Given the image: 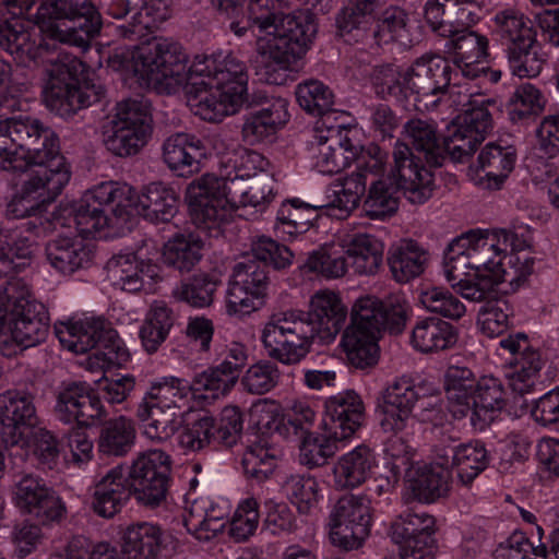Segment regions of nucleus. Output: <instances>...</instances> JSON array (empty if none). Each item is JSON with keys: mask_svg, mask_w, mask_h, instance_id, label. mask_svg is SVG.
<instances>
[{"mask_svg": "<svg viewBox=\"0 0 559 559\" xmlns=\"http://www.w3.org/2000/svg\"><path fill=\"white\" fill-rule=\"evenodd\" d=\"M41 35L28 31L22 20L0 24V46L25 63L33 61L45 67L48 82L44 90L47 107L61 117L98 102L105 94L100 84L80 82L83 63L74 56L58 51L55 43L86 48L100 29V16L90 0H49L36 13Z\"/></svg>", "mask_w": 559, "mask_h": 559, "instance_id": "obj_1", "label": "nucleus"}, {"mask_svg": "<svg viewBox=\"0 0 559 559\" xmlns=\"http://www.w3.org/2000/svg\"><path fill=\"white\" fill-rule=\"evenodd\" d=\"M126 68L147 87L173 94L187 88L192 112L210 122L237 114L246 102V64L231 53L195 56L187 67L182 47L168 38H153L138 47Z\"/></svg>", "mask_w": 559, "mask_h": 559, "instance_id": "obj_2", "label": "nucleus"}, {"mask_svg": "<svg viewBox=\"0 0 559 559\" xmlns=\"http://www.w3.org/2000/svg\"><path fill=\"white\" fill-rule=\"evenodd\" d=\"M214 8L230 19V31L238 37L251 29L255 37L253 68L260 80L273 85L287 82L317 33L313 14L295 10L278 14L271 0H249L245 21L241 0H212Z\"/></svg>", "mask_w": 559, "mask_h": 559, "instance_id": "obj_3", "label": "nucleus"}, {"mask_svg": "<svg viewBox=\"0 0 559 559\" xmlns=\"http://www.w3.org/2000/svg\"><path fill=\"white\" fill-rule=\"evenodd\" d=\"M454 83L440 92L439 102L449 108L461 111L448 127L444 136V150L455 162H464L471 157L477 146L485 140L492 128L490 107H496V100L473 91L467 83L459 78Z\"/></svg>", "mask_w": 559, "mask_h": 559, "instance_id": "obj_4", "label": "nucleus"}, {"mask_svg": "<svg viewBox=\"0 0 559 559\" xmlns=\"http://www.w3.org/2000/svg\"><path fill=\"white\" fill-rule=\"evenodd\" d=\"M248 181L234 169L221 176L205 174L192 181L187 200L195 226L210 237H218L234 211L245 206Z\"/></svg>", "mask_w": 559, "mask_h": 559, "instance_id": "obj_5", "label": "nucleus"}, {"mask_svg": "<svg viewBox=\"0 0 559 559\" xmlns=\"http://www.w3.org/2000/svg\"><path fill=\"white\" fill-rule=\"evenodd\" d=\"M53 331L62 347L70 352L84 354L95 349L87 358L90 368L106 370L130 360L129 349L104 317H67L55 322Z\"/></svg>", "mask_w": 559, "mask_h": 559, "instance_id": "obj_6", "label": "nucleus"}, {"mask_svg": "<svg viewBox=\"0 0 559 559\" xmlns=\"http://www.w3.org/2000/svg\"><path fill=\"white\" fill-rule=\"evenodd\" d=\"M191 391L188 380L174 376L152 382L136 409L143 435L152 441L169 440L182 425Z\"/></svg>", "mask_w": 559, "mask_h": 559, "instance_id": "obj_7", "label": "nucleus"}, {"mask_svg": "<svg viewBox=\"0 0 559 559\" xmlns=\"http://www.w3.org/2000/svg\"><path fill=\"white\" fill-rule=\"evenodd\" d=\"M462 238L471 255L475 280L488 281L489 286L508 283L516 289L533 272V258L503 254L500 238L493 231L472 230Z\"/></svg>", "mask_w": 559, "mask_h": 559, "instance_id": "obj_8", "label": "nucleus"}, {"mask_svg": "<svg viewBox=\"0 0 559 559\" xmlns=\"http://www.w3.org/2000/svg\"><path fill=\"white\" fill-rule=\"evenodd\" d=\"M25 131L21 150V162L24 169L28 166H37L27 176L41 178L46 182L58 180L60 188H66L71 179V165L60 153V144L57 134L48 127H45L37 118L25 116Z\"/></svg>", "mask_w": 559, "mask_h": 559, "instance_id": "obj_9", "label": "nucleus"}, {"mask_svg": "<svg viewBox=\"0 0 559 559\" xmlns=\"http://www.w3.org/2000/svg\"><path fill=\"white\" fill-rule=\"evenodd\" d=\"M407 317H350L341 344L350 365L359 369L373 367L380 358L382 333L399 335L406 328Z\"/></svg>", "mask_w": 559, "mask_h": 559, "instance_id": "obj_10", "label": "nucleus"}, {"mask_svg": "<svg viewBox=\"0 0 559 559\" xmlns=\"http://www.w3.org/2000/svg\"><path fill=\"white\" fill-rule=\"evenodd\" d=\"M152 117L147 106L138 99L117 104L105 139L106 147L117 156L139 153L152 135Z\"/></svg>", "mask_w": 559, "mask_h": 559, "instance_id": "obj_11", "label": "nucleus"}, {"mask_svg": "<svg viewBox=\"0 0 559 559\" xmlns=\"http://www.w3.org/2000/svg\"><path fill=\"white\" fill-rule=\"evenodd\" d=\"M171 472L170 456L162 450L141 452L132 461L127 476L139 504L155 509L165 500Z\"/></svg>", "mask_w": 559, "mask_h": 559, "instance_id": "obj_12", "label": "nucleus"}, {"mask_svg": "<svg viewBox=\"0 0 559 559\" xmlns=\"http://www.w3.org/2000/svg\"><path fill=\"white\" fill-rule=\"evenodd\" d=\"M45 179L46 182L39 177L27 176L7 206V216L13 219L27 217L24 227L36 236L52 230L53 214L49 217L44 215V211L63 190L59 187L60 183L57 185L58 180Z\"/></svg>", "mask_w": 559, "mask_h": 559, "instance_id": "obj_13", "label": "nucleus"}, {"mask_svg": "<svg viewBox=\"0 0 559 559\" xmlns=\"http://www.w3.org/2000/svg\"><path fill=\"white\" fill-rule=\"evenodd\" d=\"M369 501L362 496L341 497L329 514V538L333 546L344 550L359 548L370 533Z\"/></svg>", "mask_w": 559, "mask_h": 559, "instance_id": "obj_14", "label": "nucleus"}, {"mask_svg": "<svg viewBox=\"0 0 559 559\" xmlns=\"http://www.w3.org/2000/svg\"><path fill=\"white\" fill-rule=\"evenodd\" d=\"M421 391L420 384L405 376L386 384L376 406L378 423L384 433H404L413 428V412Z\"/></svg>", "mask_w": 559, "mask_h": 559, "instance_id": "obj_15", "label": "nucleus"}, {"mask_svg": "<svg viewBox=\"0 0 559 559\" xmlns=\"http://www.w3.org/2000/svg\"><path fill=\"white\" fill-rule=\"evenodd\" d=\"M12 501L21 513L41 524L59 522L67 512L66 503L57 491L34 474L17 476L12 486Z\"/></svg>", "mask_w": 559, "mask_h": 559, "instance_id": "obj_16", "label": "nucleus"}, {"mask_svg": "<svg viewBox=\"0 0 559 559\" xmlns=\"http://www.w3.org/2000/svg\"><path fill=\"white\" fill-rule=\"evenodd\" d=\"M269 278L264 266L247 259L236 263L229 280L226 302L229 314H251L265 302Z\"/></svg>", "mask_w": 559, "mask_h": 559, "instance_id": "obj_17", "label": "nucleus"}, {"mask_svg": "<svg viewBox=\"0 0 559 559\" xmlns=\"http://www.w3.org/2000/svg\"><path fill=\"white\" fill-rule=\"evenodd\" d=\"M310 332L302 317H283L264 326L262 342L271 358L284 365H295L310 352Z\"/></svg>", "mask_w": 559, "mask_h": 559, "instance_id": "obj_18", "label": "nucleus"}, {"mask_svg": "<svg viewBox=\"0 0 559 559\" xmlns=\"http://www.w3.org/2000/svg\"><path fill=\"white\" fill-rule=\"evenodd\" d=\"M435 518L427 512L407 510L391 524V538L399 545L400 559H433Z\"/></svg>", "mask_w": 559, "mask_h": 559, "instance_id": "obj_19", "label": "nucleus"}, {"mask_svg": "<svg viewBox=\"0 0 559 559\" xmlns=\"http://www.w3.org/2000/svg\"><path fill=\"white\" fill-rule=\"evenodd\" d=\"M390 179L413 204H424L435 190L433 174L415 157L407 143L397 141L393 148Z\"/></svg>", "mask_w": 559, "mask_h": 559, "instance_id": "obj_20", "label": "nucleus"}, {"mask_svg": "<svg viewBox=\"0 0 559 559\" xmlns=\"http://www.w3.org/2000/svg\"><path fill=\"white\" fill-rule=\"evenodd\" d=\"M338 126H326L318 122L310 142L312 167L322 175L337 174L350 165L355 151L348 146L349 141H342Z\"/></svg>", "mask_w": 559, "mask_h": 559, "instance_id": "obj_21", "label": "nucleus"}, {"mask_svg": "<svg viewBox=\"0 0 559 559\" xmlns=\"http://www.w3.org/2000/svg\"><path fill=\"white\" fill-rule=\"evenodd\" d=\"M35 396L25 391L11 389L0 394V425L7 444L24 441L25 429H37L39 417Z\"/></svg>", "mask_w": 559, "mask_h": 559, "instance_id": "obj_22", "label": "nucleus"}, {"mask_svg": "<svg viewBox=\"0 0 559 559\" xmlns=\"http://www.w3.org/2000/svg\"><path fill=\"white\" fill-rule=\"evenodd\" d=\"M55 413L63 424H78L88 427L94 420L108 415L99 396L92 392L85 383L72 382L57 394Z\"/></svg>", "mask_w": 559, "mask_h": 559, "instance_id": "obj_23", "label": "nucleus"}, {"mask_svg": "<svg viewBox=\"0 0 559 559\" xmlns=\"http://www.w3.org/2000/svg\"><path fill=\"white\" fill-rule=\"evenodd\" d=\"M365 405L361 397L347 390L330 396L324 404L321 428L328 436L345 441L361 427Z\"/></svg>", "mask_w": 559, "mask_h": 559, "instance_id": "obj_24", "label": "nucleus"}, {"mask_svg": "<svg viewBox=\"0 0 559 559\" xmlns=\"http://www.w3.org/2000/svg\"><path fill=\"white\" fill-rule=\"evenodd\" d=\"M453 68L445 58L423 56L403 73V84L406 86V97L417 95L426 97L438 95L452 81Z\"/></svg>", "mask_w": 559, "mask_h": 559, "instance_id": "obj_25", "label": "nucleus"}, {"mask_svg": "<svg viewBox=\"0 0 559 559\" xmlns=\"http://www.w3.org/2000/svg\"><path fill=\"white\" fill-rule=\"evenodd\" d=\"M445 47L453 58L454 79L474 80L484 71V61L487 57L488 39L474 31L462 29L449 36Z\"/></svg>", "mask_w": 559, "mask_h": 559, "instance_id": "obj_26", "label": "nucleus"}, {"mask_svg": "<svg viewBox=\"0 0 559 559\" xmlns=\"http://www.w3.org/2000/svg\"><path fill=\"white\" fill-rule=\"evenodd\" d=\"M162 156L167 167L178 177L189 178L198 174L206 156L203 141L192 133L176 132L165 139Z\"/></svg>", "mask_w": 559, "mask_h": 559, "instance_id": "obj_27", "label": "nucleus"}, {"mask_svg": "<svg viewBox=\"0 0 559 559\" xmlns=\"http://www.w3.org/2000/svg\"><path fill=\"white\" fill-rule=\"evenodd\" d=\"M108 273L121 290L139 292L151 288L160 278V269L150 260L144 261L133 253L119 254L109 260Z\"/></svg>", "mask_w": 559, "mask_h": 559, "instance_id": "obj_28", "label": "nucleus"}, {"mask_svg": "<svg viewBox=\"0 0 559 559\" xmlns=\"http://www.w3.org/2000/svg\"><path fill=\"white\" fill-rule=\"evenodd\" d=\"M111 218L100 209L82 198L73 203L61 204L53 212V227L74 228L82 237H94L98 231L108 227Z\"/></svg>", "mask_w": 559, "mask_h": 559, "instance_id": "obj_29", "label": "nucleus"}, {"mask_svg": "<svg viewBox=\"0 0 559 559\" xmlns=\"http://www.w3.org/2000/svg\"><path fill=\"white\" fill-rule=\"evenodd\" d=\"M378 466L377 454L366 444H359L341 455L333 466L334 487L355 489L367 481Z\"/></svg>", "mask_w": 559, "mask_h": 559, "instance_id": "obj_30", "label": "nucleus"}, {"mask_svg": "<svg viewBox=\"0 0 559 559\" xmlns=\"http://www.w3.org/2000/svg\"><path fill=\"white\" fill-rule=\"evenodd\" d=\"M129 221L135 215L159 223L170 221L177 212V198L173 189L162 182L147 185L141 194L132 188Z\"/></svg>", "mask_w": 559, "mask_h": 559, "instance_id": "obj_31", "label": "nucleus"}, {"mask_svg": "<svg viewBox=\"0 0 559 559\" xmlns=\"http://www.w3.org/2000/svg\"><path fill=\"white\" fill-rule=\"evenodd\" d=\"M228 522V510L210 497L195 498L187 508L183 524L199 540H210L221 533Z\"/></svg>", "mask_w": 559, "mask_h": 559, "instance_id": "obj_32", "label": "nucleus"}, {"mask_svg": "<svg viewBox=\"0 0 559 559\" xmlns=\"http://www.w3.org/2000/svg\"><path fill=\"white\" fill-rule=\"evenodd\" d=\"M133 495L124 467L117 465L109 469L94 486L92 509L103 518H112Z\"/></svg>", "mask_w": 559, "mask_h": 559, "instance_id": "obj_33", "label": "nucleus"}, {"mask_svg": "<svg viewBox=\"0 0 559 559\" xmlns=\"http://www.w3.org/2000/svg\"><path fill=\"white\" fill-rule=\"evenodd\" d=\"M380 7L381 0H344L336 17L338 35L347 43L366 38Z\"/></svg>", "mask_w": 559, "mask_h": 559, "instance_id": "obj_34", "label": "nucleus"}, {"mask_svg": "<svg viewBox=\"0 0 559 559\" xmlns=\"http://www.w3.org/2000/svg\"><path fill=\"white\" fill-rule=\"evenodd\" d=\"M45 255L53 270L61 274H72L91 263L93 251L83 239L58 236L46 243Z\"/></svg>", "mask_w": 559, "mask_h": 559, "instance_id": "obj_35", "label": "nucleus"}, {"mask_svg": "<svg viewBox=\"0 0 559 559\" xmlns=\"http://www.w3.org/2000/svg\"><path fill=\"white\" fill-rule=\"evenodd\" d=\"M164 540L163 528L152 522L129 525L122 535L123 559H158Z\"/></svg>", "mask_w": 559, "mask_h": 559, "instance_id": "obj_36", "label": "nucleus"}, {"mask_svg": "<svg viewBox=\"0 0 559 559\" xmlns=\"http://www.w3.org/2000/svg\"><path fill=\"white\" fill-rule=\"evenodd\" d=\"M288 104L283 98H276L266 107L250 112L242 124L243 140L257 144L273 135L289 118Z\"/></svg>", "mask_w": 559, "mask_h": 559, "instance_id": "obj_37", "label": "nucleus"}, {"mask_svg": "<svg viewBox=\"0 0 559 559\" xmlns=\"http://www.w3.org/2000/svg\"><path fill=\"white\" fill-rule=\"evenodd\" d=\"M367 181L361 174H349L333 181L325 190V203L320 207L329 211L330 215L344 218L354 211L366 192Z\"/></svg>", "mask_w": 559, "mask_h": 559, "instance_id": "obj_38", "label": "nucleus"}, {"mask_svg": "<svg viewBox=\"0 0 559 559\" xmlns=\"http://www.w3.org/2000/svg\"><path fill=\"white\" fill-rule=\"evenodd\" d=\"M348 264L358 274H373L382 263L383 245L367 234L348 235L341 240Z\"/></svg>", "mask_w": 559, "mask_h": 559, "instance_id": "obj_39", "label": "nucleus"}, {"mask_svg": "<svg viewBox=\"0 0 559 559\" xmlns=\"http://www.w3.org/2000/svg\"><path fill=\"white\" fill-rule=\"evenodd\" d=\"M493 34L507 49L536 43V29L533 22L514 8L499 10L491 19Z\"/></svg>", "mask_w": 559, "mask_h": 559, "instance_id": "obj_40", "label": "nucleus"}, {"mask_svg": "<svg viewBox=\"0 0 559 559\" xmlns=\"http://www.w3.org/2000/svg\"><path fill=\"white\" fill-rule=\"evenodd\" d=\"M504 406V391L501 381L492 376L476 382L468 414L472 426L483 429L493 419L492 414Z\"/></svg>", "mask_w": 559, "mask_h": 559, "instance_id": "obj_41", "label": "nucleus"}, {"mask_svg": "<svg viewBox=\"0 0 559 559\" xmlns=\"http://www.w3.org/2000/svg\"><path fill=\"white\" fill-rule=\"evenodd\" d=\"M450 479L449 455L445 454L440 462L418 468L409 480V488L418 501L430 503L448 492Z\"/></svg>", "mask_w": 559, "mask_h": 559, "instance_id": "obj_42", "label": "nucleus"}, {"mask_svg": "<svg viewBox=\"0 0 559 559\" xmlns=\"http://www.w3.org/2000/svg\"><path fill=\"white\" fill-rule=\"evenodd\" d=\"M428 253L413 240H401L388 252V264L393 278L407 283L418 277L425 270Z\"/></svg>", "mask_w": 559, "mask_h": 559, "instance_id": "obj_43", "label": "nucleus"}, {"mask_svg": "<svg viewBox=\"0 0 559 559\" xmlns=\"http://www.w3.org/2000/svg\"><path fill=\"white\" fill-rule=\"evenodd\" d=\"M457 342V331L440 317H426L412 332V344L421 353H432L451 348Z\"/></svg>", "mask_w": 559, "mask_h": 559, "instance_id": "obj_44", "label": "nucleus"}, {"mask_svg": "<svg viewBox=\"0 0 559 559\" xmlns=\"http://www.w3.org/2000/svg\"><path fill=\"white\" fill-rule=\"evenodd\" d=\"M476 380L473 371L466 367L450 366L444 374V390L449 402V412L455 419L467 417Z\"/></svg>", "mask_w": 559, "mask_h": 559, "instance_id": "obj_45", "label": "nucleus"}, {"mask_svg": "<svg viewBox=\"0 0 559 559\" xmlns=\"http://www.w3.org/2000/svg\"><path fill=\"white\" fill-rule=\"evenodd\" d=\"M135 439L133 419L120 415L104 423L97 439V450L107 456L121 457L132 450Z\"/></svg>", "mask_w": 559, "mask_h": 559, "instance_id": "obj_46", "label": "nucleus"}, {"mask_svg": "<svg viewBox=\"0 0 559 559\" xmlns=\"http://www.w3.org/2000/svg\"><path fill=\"white\" fill-rule=\"evenodd\" d=\"M478 167L485 171L479 185L487 189H499L515 163V152L511 146L488 143L478 155Z\"/></svg>", "mask_w": 559, "mask_h": 559, "instance_id": "obj_47", "label": "nucleus"}, {"mask_svg": "<svg viewBox=\"0 0 559 559\" xmlns=\"http://www.w3.org/2000/svg\"><path fill=\"white\" fill-rule=\"evenodd\" d=\"M81 198L88 203L99 205L100 209L110 206L117 224L129 222L128 211H130L132 198V187L129 185L115 181L100 182L86 190Z\"/></svg>", "mask_w": 559, "mask_h": 559, "instance_id": "obj_48", "label": "nucleus"}, {"mask_svg": "<svg viewBox=\"0 0 559 559\" xmlns=\"http://www.w3.org/2000/svg\"><path fill=\"white\" fill-rule=\"evenodd\" d=\"M8 317H0V338L3 343L10 336L16 345L28 348L44 342L49 333L50 317H14L7 322Z\"/></svg>", "mask_w": 559, "mask_h": 559, "instance_id": "obj_49", "label": "nucleus"}, {"mask_svg": "<svg viewBox=\"0 0 559 559\" xmlns=\"http://www.w3.org/2000/svg\"><path fill=\"white\" fill-rule=\"evenodd\" d=\"M25 116L0 119V169L16 171L24 169L21 162V144Z\"/></svg>", "mask_w": 559, "mask_h": 559, "instance_id": "obj_50", "label": "nucleus"}, {"mask_svg": "<svg viewBox=\"0 0 559 559\" xmlns=\"http://www.w3.org/2000/svg\"><path fill=\"white\" fill-rule=\"evenodd\" d=\"M46 306L37 301L28 286L13 278L0 286V314H45Z\"/></svg>", "mask_w": 559, "mask_h": 559, "instance_id": "obj_51", "label": "nucleus"}, {"mask_svg": "<svg viewBox=\"0 0 559 559\" xmlns=\"http://www.w3.org/2000/svg\"><path fill=\"white\" fill-rule=\"evenodd\" d=\"M280 450L272 445L265 437H258L250 443L242 455V467L247 477L264 481L274 472Z\"/></svg>", "mask_w": 559, "mask_h": 559, "instance_id": "obj_52", "label": "nucleus"}, {"mask_svg": "<svg viewBox=\"0 0 559 559\" xmlns=\"http://www.w3.org/2000/svg\"><path fill=\"white\" fill-rule=\"evenodd\" d=\"M450 467L456 469L464 485L471 484L488 465L487 450L479 441L463 443L450 449Z\"/></svg>", "mask_w": 559, "mask_h": 559, "instance_id": "obj_53", "label": "nucleus"}, {"mask_svg": "<svg viewBox=\"0 0 559 559\" xmlns=\"http://www.w3.org/2000/svg\"><path fill=\"white\" fill-rule=\"evenodd\" d=\"M500 346L512 355V358L509 360L510 369L540 377L545 359L538 349L530 345L528 338L524 333H516L515 335L502 338Z\"/></svg>", "mask_w": 559, "mask_h": 559, "instance_id": "obj_54", "label": "nucleus"}, {"mask_svg": "<svg viewBox=\"0 0 559 559\" xmlns=\"http://www.w3.org/2000/svg\"><path fill=\"white\" fill-rule=\"evenodd\" d=\"M202 246L203 242L198 236L178 234L165 243L164 262L181 272H188L201 259Z\"/></svg>", "mask_w": 559, "mask_h": 559, "instance_id": "obj_55", "label": "nucleus"}, {"mask_svg": "<svg viewBox=\"0 0 559 559\" xmlns=\"http://www.w3.org/2000/svg\"><path fill=\"white\" fill-rule=\"evenodd\" d=\"M316 209L321 207L305 204L296 199L283 203L277 211L275 225L277 233L289 237L306 233L311 225Z\"/></svg>", "mask_w": 559, "mask_h": 559, "instance_id": "obj_56", "label": "nucleus"}, {"mask_svg": "<svg viewBox=\"0 0 559 559\" xmlns=\"http://www.w3.org/2000/svg\"><path fill=\"white\" fill-rule=\"evenodd\" d=\"M407 22L408 16L403 9L389 7L377 20V26L373 32L374 38L379 44L397 41L404 46L411 45L412 39Z\"/></svg>", "mask_w": 559, "mask_h": 559, "instance_id": "obj_57", "label": "nucleus"}, {"mask_svg": "<svg viewBox=\"0 0 559 559\" xmlns=\"http://www.w3.org/2000/svg\"><path fill=\"white\" fill-rule=\"evenodd\" d=\"M230 367L224 368L222 364L204 370L194 378L192 389L202 391L204 399L216 400L225 396L235 386L238 372L230 371Z\"/></svg>", "mask_w": 559, "mask_h": 559, "instance_id": "obj_58", "label": "nucleus"}, {"mask_svg": "<svg viewBox=\"0 0 559 559\" xmlns=\"http://www.w3.org/2000/svg\"><path fill=\"white\" fill-rule=\"evenodd\" d=\"M299 106L312 115H322L332 109L335 95L333 91L319 80H307L296 87Z\"/></svg>", "mask_w": 559, "mask_h": 559, "instance_id": "obj_59", "label": "nucleus"}, {"mask_svg": "<svg viewBox=\"0 0 559 559\" xmlns=\"http://www.w3.org/2000/svg\"><path fill=\"white\" fill-rule=\"evenodd\" d=\"M412 311L407 296L402 292L391 293L380 299L373 295L359 297L352 307L350 314H408Z\"/></svg>", "mask_w": 559, "mask_h": 559, "instance_id": "obj_60", "label": "nucleus"}, {"mask_svg": "<svg viewBox=\"0 0 559 559\" xmlns=\"http://www.w3.org/2000/svg\"><path fill=\"white\" fill-rule=\"evenodd\" d=\"M284 490L300 514H310L320 500L319 484L311 476L292 475L285 481Z\"/></svg>", "mask_w": 559, "mask_h": 559, "instance_id": "obj_61", "label": "nucleus"}, {"mask_svg": "<svg viewBox=\"0 0 559 559\" xmlns=\"http://www.w3.org/2000/svg\"><path fill=\"white\" fill-rule=\"evenodd\" d=\"M32 454L41 471H53L60 464V442L57 436L45 427L35 429L31 437Z\"/></svg>", "mask_w": 559, "mask_h": 559, "instance_id": "obj_62", "label": "nucleus"}, {"mask_svg": "<svg viewBox=\"0 0 559 559\" xmlns=\"http://www.w3.org/2000/svg\"><path fill=\"white\" fill-rule=\"evenodd\" d=\"M340 439L328 436V431L320 435H308L300 445V462L309 467L322 466L338 450Z\"/></svg>", "mask_w": 559, "mask_h": 559, "instance_id": "obj_63", "label": "nucleus"}, {"mask_svg": "<svg viewBox=\"0 0 559 559\" xmlns=\"http://www.w3.org/2000/svg\"><path fill=\"white\" fill-rule=\"evenodd\" d=\"M403 135L415 150L424 152L427 159H433L439 151V136L433 122L423 119L407 121L403 129Z\"/></svg>", "mask_w": 559, "mask_h": 559, "instance_id": "obj_64", "label": "nucleus"}]
</instances>
